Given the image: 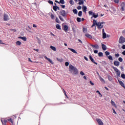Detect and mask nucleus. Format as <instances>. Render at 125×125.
Returning a JSON list of instances; mask_svg holds the SVG:
<instances>
[{
    "instance_id": "nucleus-40",
    "label": "nucleus",
    "mask_w": 125,
    "mask_h": 125,
    "mask_svg": "<svg viewBox=\"0 0 125 125\" xmlns=\"http://www.w3.org/2000/svg\"><path fill=\"white\" fill-rule=\"evenodd\" d=\"M69 3H70V4H72V5H73V4H74V1H73V0H70Z\"/></svg>"
},
{
    "instance_id": "nucleus-36",
    "label": "nucleus",
    "mask_w": 125,
    "mask_h": 125,
    "mask_svg": "<svg viewBox=\"0 0 125 125\" xmlns=\"http://www.w3.org/2000/svg\"><path fill=\"white\" fill-rule=\"evenodd\" d=\"M108 79L109 81H112V80H113V78H112V77H111V76L110 75H108Z\"/></svg>"
},
{
    "instance_id": "nucleus-44",
    "label": "nucleus",
    "mask_w": 125,
    "mask_h": 125,
    "mask_svg": "<svg viewBox=\"0 0 125 125\" xmlns=\"http://www.w3.org/2000/svg\"><path fill=\"white\" fill-rule=\"evenodd\" d=\"M97 93H99V95L101 96V97H102V94H101V93L100 92H99V91L97 90L96 91Z\"/></svg>"
},
{
    "instance_id": "nucleus-28",
    "label": "nucleus",
    "mask_w": 125,
    "mask_h": 125,
    "mask_svg": "<svg viewBox=\"0 0 125 125\" xmlns=\"http://www.w3.org/2000/svg\"><path fill=\"white\" fill-rule=\"evenodd\" d=\"M119 83L123 87L125 85V83H124L122 81H119Z\"/></svg>"
},
{
    "instance_id": "nucleus-12",
    "label": "nucleus",
    "mask_w": 125,
    "mask_h": 125,
    "mask_svg": "<svg viewBox=\"0 0 125 125\" xmlns=\"http://www.w3.org/2000/svg\"><path fill=\"white\" fill-rule=\"evenodd\" d=\"M97 122H98V124L99 125H103V122H102V121H101V119H97Z\"/></svg>"
},
{
    "instance_id": "nucleus-49",
    "label": "nucleus",
    "mask_w": 125,
    "mask_h": 125,
    "mask_svg": "<svg viewBox=\"0 0 125 125\" xmlns=\"http://www.w3.org/2000/svg\"><path fill=\"white\" fill-rule=\"evenodd\" d=\"M59 18L61 21H64V19H63L62 17L59 16Z\"/></svg>"
},
{
    "instance_id": "nucleus-19",
    "label": "nucleus",
    "mask_w": 125,
    "mask_h": 125,
    "mask_svg": "<svg viewBox=\"0 0 125 125\" xmlns=\"http://www.w3.org/2000/svg\"><path fill=\"white\" fill-rule=\"evenodd\" d=\"M50 48L52 50H53V51H56V48L52 45H51Z\"/></svg>"
},
{
    "instance_id": "nucleus-55",
    "label": "nucleus",
    "mask_w": 125,
    "mask_h": 125,
    "mask_svg": "<svg viewBox=\"0 0 125 125\" xmlns=\"http://www.w3.org/2000/svg\"><path fill=\"white\" fill-rule=\"evenodd\" d=\"M111 104H112V105H116V104H115V102H114V101H111Z\"/></svg>"
},
{
    "instance_id": "nucleus-41",
    "label": "nucleus",
    "mask_w": 125,
    "mask_h": 125,
    "mask_svg": "<svg viewBox=\"0 0 125 125\" xmlns=\"http://www.w3.org/2000/svg\"><path fill=\"white\" fill-rule=\"evenodd\" d=\"M105 55H106V56H108V55H110V52L108 51H105Z\"/></svg>"
},
{
    "instance_id": "nucleus-26",
    "label": "nucleus",
    "mask_w": 125,
    "mask_h": 125,
    "mask_svg": "<svg viewBox=\"0 0 125 125\" xmlns=\"http://www.w3.org/2000/svg\"><path fill=\"white\" fill-rule=\"evenodd\" d=\"M57 8H58V6H53V9L55 11H57Z\"/></svg>"
},
{
    "instance_id": "nucleus-24",
    "label": "nucleus",
    "mask_w": 125,
    "mask_h": 125,
    "mask_svg": "<svg viewBox=\"0 0 125 125\" xmlns=\"http://www.w3.org/2000/svg\"><path fill=\"white\" fill-rule=\"evenodd\" d=\"M83 15V12L82 11H80L78 13V16L79 17H82V16Z\"/></svg>"
},
{
    "instance_id": "nucleus-43",
    "label": "nucleus",
    "mask_w": 125,
    "mask_h": 125,
    "mask_svg": "<svg viewBox=\"0 0 125 125\" xmlns=\"http://www.w3.org/2000/svg\"><path fill=\"white\" fill-rule=\"evenodd\" d=\"M118 60L120 62H123V58L121 57L119 58Z\"/></svg>"
},
{
    "instance_id": "nucleus-46",
    "label": "nucleus",
    "mask_w": 125,
    "mask_h": 125,
    "mask_svg": "<svg viewBox=\"0 0 125 125\" xmlns=\"http://www.w3.org/2000/svg\"><path fill=\"white\" fill-rule=\"evenodd\" d=\"M114 1L115 3H119L120 0H114Z\"/></svg>"
},
{
    "instance_id": "nucleus-20",
    "label": "nucleus",
    "mask_w": 125,
    "mask_h": 125,
    "mask_svg": "<svg viewBox=\"0 0 125 125\" xmlns=\"http://www.w3.org/2000/svg\"><path fill=\"white\" fill-rule=\"evenodd\" d=\"M102 48L103 49V50H106V49H107V47L106 46V45L105 44H103L102 45Z\"/></svg>"
},
{
    "instance_id": "nucleus-51",
    "label": "nucleus",
    "mask_w": 125,
    "mask_h": 125,
    "mask_svg": "<svg viewBox=\"0 0 125 125\" xmlns=\"http://www.w3.org/2000/svg\"><path fill=\"white\" fill-rule=\"evenodd\" d=\"M48 2H49V3H50V4H52V5L53 4V1H52L49 0Z\"/></svg>"
},
{
    "instance_id": "nucleus-7",
    "label": "nucleus",
    "mask_w": 125,
    "mask_h": 125,
    "mask_svg": "<svg viewBox=\"0 0 125 125\" xmlns=\"http://www.w3.org/2000/svg\"><path fill=\"white\" fill-rule=\"evenodd\" d=\"M1 122L3 125H6V123H7V120L1 118Z\"/></svg>"
},
{
    "instance_id": "nucleus-30",
    "label": "nucleus",
    "mask_w": 125,
    "mask_h": 125,
    "mask_svg": "<svg viewBox=\"0 0 125 125\" xmlns=\"http://www.w3.org/2000/svg\"><path fill=\"white\" fill-rule=\"evenodd\" d=\"M63 29L64 31H68V26L67 25H64L63 26Z\"/></svg>"
},
{
    "instance_id": "nucleus-2",
    "label": "nucleus",
    "mask_w": 125,
    "mask_h": 125,
    "mask_svg": "<svg viewBox=\"0 0 125 125\" xmlns=\"http://www.w3.org/2000/svg\"><path fill=\"white\" fill-rule=\"evenodd\" d=\"M89 15H92V17L91 18H97V17H98V14H95V13H93V12L92 11H89L88 12Z\"/></svg>"
},
{
    "instance_id": "nucleus-48",
    "label": "nucleus",
    "mask_w": 125,
    "mask_h": 125,
    "mask_svg": "<svg viewBox=\"0 0 125 125\" xmlns=\"http://www.w3.org/2000/svg\"><path fill=\"white\" fill-rule=\"evenodd\" d=\"M65 65L66 67H67V66H69V62H65Z\"/></svg>"
},
{
    "instance_id": "nucleus-3",
    "label": "nucleus",
    "mask_w": 125,
    "mask_h": 125,
    "mask_svg": "<svg viewBox=\"0 0 125 125\" xmlns=\"http://www.w3.org/2000/svg\"><path fill=\"white\" fill-rule=\"evenodd\" d=\"M113 69L115 72H116V74L117 77H120V76H121V72L120 71V70H119V69H118L117 67H113Z\"/></svg>"
},
{
    "instance_id": "nucleus-5",
    "label": "nucleus",
    "mask_w": 125,
    "mask_h": 125,
    "mask_svg": "<svg viewBox=\"0 0 125 125\" xmlns=\"http://www.w3.org/2000/svg\"><path fill=\"white\" fill-rule=\"evenodd\" d=\"M104 23H105V22H99L98 25H97L98 29H102V28H103V26H104L103 24H104Z\"/></svg>"
},
{
    "instance_id": "nucleus-11",
    "label": "nucleus",
    "mask_w": 125,
    "mask_h": 125,
    "mask_svg": "<svg viewBox=\"0 0 125 125\" xmlns=\"http://www.w3.org/2000/svg\"><path fill=\"white\" fill-rule=\"evenodd\" d=\"M91 46H92V47H94V48H95L96 49H99V46L98 44L96 45H92V44H90Z\"/></svg>"
},
{
    "instance_id": "nucleus-6",
    "label": "nucleus",
    "mask_w": 125,
    "mask_h": 125,
    "mask_svg": "<svg viewBox=\"0 0 125 125\" xmlns=\"http://www.w3.org/2000/svg\"><path fill=\"white\" fill-rule=\"evenodd\" d=\"M60 13L62 16H63V17H65V16H67V13H66V11L65 10H61L60 12Z\"/></svg>"
},
{
    "instance_id": "nucleus-16",
    "label": "nucleus",
    "mask_w": 125,
    "mask_h": 125,
    "mask_svg": "<svg viewBox=\"0 0 125 125\" xmlns=\"http://www.w3.org/2000/svg\"><path fill=\"white\" fill-rule=\"evenodd\" d=\"M19 39H21V40H22L24 42H26V41H27V38H26L25 37H19Z\"/></svg>"
},
{
    "instance_id": "nucleus-45",
    "label": "nucleus",
    "mask_w": 125,
    "mask_h": 125,
    "mask_svg": "<svg viewBox=\"0 0 125 125\" xmlns=\"http://www.w3.org/2000/svg\"><path fill=\"white\" fill-rule=\"evenodd\" d=\"M77 9H78V10H81V9H82V7L81 6H78L77 7Z\"/></svg>"
},
{
    "instance_id": "nucleus-21",
    "label": "nucleus",
    "mask_w": 125,
    "mask_h": 125,
    "mask_svg": "<svg viewBox=\"0 0 125 125\" xmlns=\"http://www.w3.org/2000/svg\"><path fill=\"white\" fill-rule=\"evenodd\" d=\"M87 38H88L89 39H92V36L90 35V34H86L85 35Z\"/></svg>"
},
{
    "instance_id": "nucleus-47",
    "label": "nucleus",
    "mask_w": 125,
    "mask_h": 125,
    "mask_svg": "<svg viewBox=\"0 0 125 125\" xmlns=\"http://www.w3.org/2000/svg\"><path fill=\"white\" fill-rule=\"evenodd\" d=\"M115 57H120V54L119 53L115 54Z\"/></svg>"
},
{
    "instance_id": "nucleus-27",
    "label": "nucleus",
    "mask_w": 125,
    "mask_h": 125,
    "mask_svg": "<svg viewBox=\"0 0 125 125\" xmlns=\"http://www.w3.org/2000/svg\"><path fill=\"white\" fill-rule=\"evenodd\" d=\"M16 44H17V45H21V44H22V42H21L20 41H17L16 42Z\"/></svg>"
},
{
    "instance_id": "nucleus-15",
    "label": "nucleus",
    "mask_w": 125,
    "mask_h": 125,
    "mask_svg": "<svg viewBox=\"0 0 125 125\" xmlns=\"http://www.w3.org/2000/svg\"><path fill=\"white\" fill-rule=\"evenodd\" d=\"M86 9H87V8L86 7V6L83 5V12H86Z\"/></svg>"
},
{
    "instance_id": "nucleus-39",
    "label": "nucleus",
    "mask_w": 125,
    "mask_h": 125,
    "mask_svg": "<svg viewBox=\"0 0 125 125\" xmlns=\"http://www.w3.org/2000/svg\"><path fill=\"white\" fill-rule=\"evenodd\" d=\"M56 22H57V23H60V21H59V19H58V18H56Z\"/></svg>"
},
{
    "instance_id": "nucleus-29",
    "label": "nucleus",
    "mask_w": 125,
    "mask_h": 125,
    "mask_svg": "<svg viewBox=\"0 0 125 125\" xmlns=\"http://www.w3.org/2000/svg\"><path fill=\"white\" fill-rule=\"evenodd\" d=\"M73 12L74 13V14H78V10L76 9H73Z\"/></svg>"
},
{
    "instance_id": "nucleus-34",
    "label": "nucleus",
    "mask_w": 125,
    "mask_h": 125,
    "mask_svg": "<svg viewBox=\"0 0 125 125\" xmlns=\"http://www.w3.org/2000/svg\"><path fill=\"white\" fill-rule=\"evenodd\" d=\"M83 33H86V32H87V29L86 28H83Z\"/></svg>"
},
{
    "instance_id": "nucleus-52",
    "label": "nucleus",
    "mask_w": 125,
    "mask_h": 125,
    "mask_svg": "<svg viewBox=\"0 0 125 125\" xmlns=\"http://www.w3.org/2000/svg\"><path fill=\"white\" fill-rule=\"evenodd\" d=\"M80 74L82 75V76H84V73L83 71H81Z\"/></svg>"
},
{
    "instance_id": "nucleus-63",
    "label": "nucleus",
    "mask_w": 125,
    "mask_h": 125,
    "mask_svg": "<svg viewBox=\"0 0 125 125\" xmlns=\"http://www.w3.org/2000/svg\"><path fill=\"white\" fill-rule=\"evenodd\" d=\"M122 54H123V55H125V50L124 51L122 52Z\"/></svg>"
},
{
    "instance_id": "nucleus-35",
    "label": "nucleus",
    "mask_w": 125,
    "mask_h": 125,
    "mask_svg": "<svg viewBox=\"0 0 125 125\" xmlns=\"http://www.w3.org/2000/svg\"><path fill=\"white\" fill-rule=\"evenodd\" d=\"M60 3H62V4H64L65 3V1H64V0H60Z\"/></svg>"
},
{
    "instance_id": "nucleus-1",
    "label": "nucleus",
    "mask_w": 125,
    "mask_h": 125,
    "mask_svg": "<svg viewBox=\"0 0 125 125\" xmlns=\"http://www.w3.org/2000/svg\"><path fill=\"white\" fill-rule=\"evenodd\" d=\"M69 68L70 73H72L73 75H77L78 74V69H77L76 67L73 66L72 64H70Z\"/></svg>"
},
{
    "instance_id": "nucleus-13",
    "label": "nucleus",
    "mask_w": 125,
    "mask_h": 125,
    "mask_svg": "<svg viewBox=\"0 0 125 125\" xmlns=\"http://www.w3.org/2000/svg\"><path fill=\"white\" fill-rule=\"evenodd\" d=\"M78 4L80 5H82V4H83L84 1H85V0H79Z\"/></svg>"
},
{
    "instance_id": "nucleus-53",
    "label": "nucleus",
    "mask_w": 125,
    "mask_h": 125,
    "mask_svg": "<svg viewBox=\"0 0 125 125\" xmlns=\"http://www.w3.org/2000/svg\"><path fill=\"white\" fill-rule=\"evenodd\" d=\"M8 121L9 122H10L11 123H12V124H13V121H12V119H8Z\"/></svg>"
},
{
    "instance_id": "nucleus-25",
    "label": "nucleus",
    "mask_w": 125,
    "mask_h": 125,
    "mask_svg": "<svg viewBox=\"0 0 125 125\" xmlns=\"http://www.w3.org/2000/svg\"><path fill=\"white\" fill-rule=\"evenodd\" d=\"M93 23L95 24V25H96V26H98V22H97V21L96 20H94L93 21Z\"/></svg>"
},
{
    "instance_id": "nucleus-8",
    "label": "nucleus",
    "mask_w": 125,
    "mask_h": 125,
    "mask_svg": "<svg viewBox=\"0 0 125 125\" xmlns=\"http://www.w3.org/2000/svg\"><path fill=\"white\" fill-rule=\"evenodd\" d=\"M3 17L4 21H7V20H9V18H8V16L7 15L4 14Z\"/></svg>"
},
{
    "instance_id": "nucleus-60",
    "label": "nucleus",
    "mask_w": 125,
    "mask_h": 125,
    "mask_svg": "<svg viewBox=\"0 0 125 125\" xmlns=\"http://www.w3.org/2000/svg\"><path fill=\"white\" fill-rule=\"evenodd\" d=\"M78 42H81V43H83V42L80 39H78Z\"/></svg>"
},
{
    "instance_id": "nucleus-54",
    "label": "nucleus",
    "mask_w": 125,
    "mask_h": 125,
    "mask_svg": "<svg viewBox=\"0 0 125 125\" xmlns=\"http://www.w3.org/2000/svg\"><path fill=\"white\" fill-rule=\"evenodd\" d=\"M94 53H95L96 54H97V53H98V50H95L94 51Z\"/></svg>"
},
{
    "instance_id": "nucleus-38",
    "label": "nucleus",
    "mask_w": 125,
    "mask_h": 125,
    "mask_svg": "<svg viewBox=\"0 0 125 125\" xmlns=\"http://www.w3.org/2000/svg\"><path fill=\"white\" fill-rule=\"evenodd\" d=\"M81 20H82V19L81 18H77V22H81Z\"/></svg>"
},
{
    "instance_id": "nucleus-4",
    "label": "nucleus",
    "mask_w": 125,
    "mask_h": 125,
    "mask_svg": "<svg viewBox=\"0 0 125 125\" xmlns=\"http://www.w3.org/2000/svg\"><path fill=\"white\" fill-rule=\"evenodd\" d=\"M119 43H124L125 42V38L123 36H121L119 40Z\"/></svg>"
},
{
    "instance_id": "nucleus-59",
    "label": "nucleus",
    "mask_w": 125,
    "mask_h": 125,
    "mask_svg": "<svg viewBox=\"0 0 125 125\" xmlns=\"http://www.w3.org/2000/svg\"><path fill=\"white\" fill-rule=\"evenodd\" d=\"M33 28H37V25L35 24H33Z\"/></svg>"
},
{
    "instance_id": "nucleus-31",
    "label": "nucleus",
    "mask_w": 125,
    "mask_h": 125,
    "mask_svg": "<svg viewBox=\"0 0 125 125\" xmlns=\"http://www.w3.org/2000/svg\"><path fill=\"white\" fill-rule=\"evenodd\" d=\"M98 56L100 57H103V53L102 52H99L98 53Z\"/></svg>"
},
{
    "instance_id": "nucleus-37",
    "label": "nucleus",
    "mask_w": 125,
    "mask_h": 125,
    "mask_svg": "<svg viewBox=\"0 0 125 125\" xmlns=\"http://www.w3.org/2000/svg\"><path fill=\"white\" fill-rule=\"evenodd\" d=\"M47 61H49V62H50V63H51V64H53V62H52V61L50 59H47Z\"/></svg>"
},
{
    "instance_id": "nucleus-10",
    "label": "nucleus",
    "mask_w": 125,
    "mask_h": 125,
    "mask_svg": "<svg viewBox=\"0 0 125 125\" xmlns=\"http://www.w3.org/2000/svg\"><path fill=\"white\" fill-rule=\"evenodd\" d=\"M89 59L91 60V61H92L93 63H94V64L97 65L98 64L97 62H95V61H94V59L92 58V57L91 56H89Z\"/></svg>"
},
{
    "instance_id": "nucleus-42",
    "label": "nucleus",
    "mask_w": 125,
    "mask_h": 125,
    "mask_svg": "<svg viewBox=\"0 0 125 125\" xmlns=\"http://www.w3.org/2000/svg\"><path fill=\"white\" fill-rule=\"evenodd\" d=\"M121 76V78H122V79H125V74H122Z\"/></svg>"
},
{
    "instance_id": "nucleus-17",
    "label": "nucleus",
    "mask_w": 125,
    "mask_h": 125,
    "mask_svg": "<svg viewBox=\"0 0 125 125\" xmlns=\"http://www.w3.org/2000/svg\"><path fill=\"white\" fill-rule=\"evenodd\" d=\"M114 65L115 66H120V62L118 61L114 62Z\"/></svg>"
},
{
    "instance_id": "nucleus-61",
    "label": "nucleus",
    "mask_w": 125,
    "mask_h": 125,
    "mask_svg": "<svg viewBox=\"0 0 125 125\" xmlns=\"http://www.w3.org/2000/svg\"><path fill=\"white\" fill-rule=\"evenodd\" d=\"M97 75H98L99 78H100V77H101V76H100V75L99 74V73H98V72H97Z\"/></svg>"
},
{
    "instance_id": "nucleus-50",
    "label": "nucleus",
    "mask_w": 125,
    "mask_h": 125,
    "mask_svg": "<svg viewBox=\"0 0 125 125\" xmlns=\"http://www.w3.org/2000/svg\"><path fill=\"white\" fill-rule=\"evenodd\" d=\"M50 17H51V19H54V15L53 14H51V16H50Z\"/></svg>"
},
{
    "instance_id": "nucleus-64",
    "label": "nucleus",
    "mask_w": 125,
    "mask_h": 125,
    "mask_svg": "<svg viewBox=\"0 0 125 125\" xmlns=\"http://www.w3.org/2000/svg\"><path fill=\"white\" fill-rule=\"evenodd\" d=\"M62 8H65V5H62Z\"/></svg>"
},
{
    "instance_id": "nucleus-57",
    "label": "nucleus",
    "mask_w": 125,
    "mask_h": 125,
    "mask_svg": "<svg viewBox=\"0 0 125 125\" xmlns=\"http://www.w3.org/2000/svg\"><path fill=\"white\" fill-rule=\"evenodd\" d=\"M37 40L38 41V43H39V44H41V40H40V39L38 37H37Z\"/></svg>"
},
{
    "instance_id": "nucleus-32",
    "label": "nucleus",
    "mask_w": 125,
    "mask_h": 125,
    "mask_svg": "<svg viewBox=\"0 0 125 125\" xmlns=\"http://www.w3.org/2000/svg\"><path fill=\"white\" fill-rule=\"evenodd\" d=\"M57 60H58L59 62H63V59L62 58H61V59L57 58Z\"/></svg>"
},
{
    "instance_id": "nucleus-56",
    "label": "nucleus",
    "mask_w": 125,
    "mask_h": 125,
    "mask_svg": "<svg viewBox=\"0 0 125 125\" xmlns=\"http://www.w3.org/2000/svg\"><path fill=\"white\" fill-rule=\"evenodd\" d=\"M84 59L85 60H86V61H88V59L86 57L84 56Z\"/></svg>"
},
{
    "instance_id": "nucleus-33",
    "label": "nucleus",
    "mask_w": 125,
    "mask_h": 125,
    "mask_svg": "<svg viewBox=\"0 0 125 125\" xmlns=\"http://www.w3.org/2000/svg\"><path fill=\"white\" fill-rule=\"evenodd\" d=\"M108 58L109 60H112V61H113V57H112V56L110 55L108 57Z\"/></svg>"
},
{
    "instance_id": "nucleus-9",
    "label": "nucleus",
    "mask_w": 125,
    "mask_h": 125,
    "mask_svg": "<svg viewBox=\"0 0 125 125\" xmlns=\"http://www.w3.org/2000/svg\"><path fill=\"white\" fill-rule=\"evenodd\" d=\"M125 2H123L121 5V10H122V11H125Z\"/></svg>"
},
{
    "instance_id": "nucleus-23",
    "label": "nucleus",
    "mask_w": 125,
    "mask_h": 125,
    "mask_svg": "<svg viewBox=\"0 0 125 125\" xmlns=\"http://www.w3.org/2000/svg\"><path fill=\"white\" fill-rule=\"evenodd\" d=\"M107 38V35L106 34V33H103V39H106Z\"/></svg>"
},
{
    "instance_id": "nucleus-14",
    "label": "nucleus",
    "mask_w": 125,
    "mask_h": 125,
    "mask_svg": "<svg viewBox=\"0 0 125 125\" xmlns=\"http://www.w3.org/2000/svg\"><path fill=\"white\" fill-rule=\"evenodd\" d=\"M68 49L71 51V52H73V53H76V54H78V52H77L75 49H72L71 48H68Z\"/></svg>"
},
{
    "instance_id": "nucleus-22",
    "label": "nucleus",
    "mask_w": 125,
    "mask_h": 125,
    "mask_svg": "<svg viewBox=\"0 0 125 125\" xmlns=\"http://www.w3.org/2000/svg\"><path fill=\"white\" fill-rule=\"evenodd\" d=\"M56 27L58 30H61V26L59 24H56Z\"/></svg>"
},
{
    "instance_id": "nucleus-62",
    "label": "nucleus",
    "mask_w": 125,
    "mask_h": 125,
    "mask_svg": "<svg viewBox=\"0 0 125 125\" xmlns=\"http://www.w3.org/2000/svg\"><path fill=\"white\" fill-rule=\"evenodd\" d=\"M122 48H123V49H125V45H123Z\"/></svg>"
},
{
    "instance_id": "nucleus-18",
    "label": "nucleus",
    "mask_w": 125,
    "mask_h": 125,
    "mask_svg": "<svg viewBox=\"0 0 125 125\" xmlns=\"http://www.w3.org/2000/svg\"><path fill=\"white\" fill-rule=\"evenodd\" d=\"M99 79L101 81V82L103 83H105V80L103 78H102L101 76L99 77Z\"/></svg>"
},
{
    "instance_id": "nucleus-58",
    "label": "nucleus",
    "mask_w": 125,
    "mask_h": 125,
    "mask_svg": "<svg viewBox=\"0 0 125 125\" xmlns=\"http://www.w3.org/2000/svg\"><path fill=\"white\" fill-rule=\"evenodd\" d=\"M90 83L92 85H94V83H92V82L90 81Z\"/></svg>"
}]
</instances>
